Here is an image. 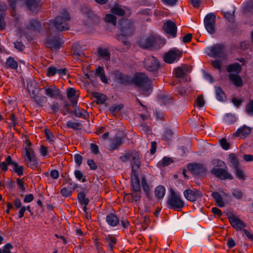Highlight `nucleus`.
Here are the masks:
<instances>
[{
  "label": "nucleus",
  "instance_id": "nucleus-38",
  "mask_svg": "<svg viewBox=\"0 0 253 253\" xmlns=\"http://www.w3.org/2000/svg\"><path fill=\"white\" fill-rule=\"evenodd\" d=\"M165 192L166 189L165 187L162 185H159L156 188L155 194L158 199H161L164 197L165 194Z\"/></svg>",
  "mask_w": 253,
  "mask_h": 253
},
{
  "label": "nucleus",
  "instance_id": "nucleus-3",
  "mask_svg": "<svg viewBox=\"0 0 253 253\" xmlns=\"http://www.w3.org/2000/svg\"><path fill=\"white\" fill-rule=\"evenodd\" d=\"M139 152L136 150H131L126 152L123 156H120L119 159L123 162H126L131 160V172L139 171L140 169L141 161Z\"/></svg>",
  "mask_w": 253,
  "mask_h": 253
},
{
  "label": "nucleus",
  "instance_id": "nucleus-57",
  "mask_svg": "<svg viewBox=\"0 0 253 253\" xmlns=\"http://www.w3.org/2000/svg\"><path fill=\"white\" fill-rule=\"evenodd\" d=\"M131 196L132 197V200L133 201L137 202L140 200L141 198V191H136L135 190H132Z\"/></svg>",
  "mask_w": 253,
  "mask_h": 253
},
{
  "label": "nucleus",
  "instance_id": "nucleus-34",
  "mask_svg": "<svg viewBox=\"0 0 253 253\" xmlns=\"http://www.w3.org/2000/svg\"><path fill=\"white\" fill-rule=\"evenodd\" d=\"M38 89V85L36 83L31 82L27 84V90L32 97L36 94Z\"/></svg>",
  "mask_w": 253,
  "mask_h": 253
},
{
  "label": "nucleus",
  "instance_id": "nucleus-1",
  "mask_svg": "<svg viewBox=\"0 0 253 253\" xmlns=\"http://www.w3.org/2000/svg\"><path fill=\"white\" fill-rule=\"evenodd\" d=\"M70 19L69 14L67 11L64 10L61 15L56 16L53 21L50 20L48 22L44 23L43 27L48 31H51L54 27L59 31L67 30L69 28L68 22Z\"/></svg>",
  "mask_w": 253,
  "mask_h": 253
},
{
  "label": "nucleus",
  "instance_id": "nucleus-4",
  "mask_svg": "<svg viewBox=\"0 0 253 253\" xmlns=\"http://www.w3.org/2000/svg\"><path fill=\"white\" fill-rule=\"evenodd\" d=\"M169 209L179 211L185 206V203L180 195L175 192L172 189H170V194L167 201Z\"/></svg>",
  "mask_w": 253,
  "mask_h": 253
},
{
  "label": "nucleus",
  "instance_id": "nucleus-26",
  "mask_svg": "<svg viewBox=\"0 0 253 253\" xmlns=\"http://www.w3.org/2000/svg\"><path fill=\"white\" fill-rule=\"evenodd\" d=\"M74 114L77 118H81L85 120L89 118L88 113L83 109L76 107L74 111Z\"/></svg>",
  "mask_w": 253,
  "mask_h": 253
},
{
  "label": "nucleus",
  "instance_id": "nucleus-24",
  "mask_svg": "<svg viewBox=\"0 0 253 253\" xmlns=\"http://www.w3.org/2000/svg\"><path fill=\"white\" fill-rule=\"evenodd\" d=\"M26 28L34 32H40L42 26L41 23L37 20L32 19L26 25Z\"/></svg>",
  "mask_w": 253,
  "mask_h": 253
},
{
  "label": "nucleus",
  "instance_id": "nucleus-48",
  "mask_svg": "<svg viewBox=\"0 0 253 253\" xmlns=\"http://www.w3.org/2000/svg\"><path fill=\"white\" fill-rule=\"evenodd\" d=\"M104 20L106 23H111L114 26H116L117 24V18L116 17L112 14H107L104 18Z\"/></svg>",
  "mask_w": 253,
  "mask_h": 253
},
{
  "label": "nucleus",
  "instance_id": "nucleus-53",
  "mask_svg": "<svg viewBox=\"0 0 253 253\" xmlns=\"http://www.w3.org/2000/svg\"><path fill=\"white\" fill-rule=\"evenodd\" d=\"M111 12L118 16H123L125 14V11L118 6H114L111 9Z\"/></svg>",
  "mask_w": 253,
  "mask_h": 253
},
{
  "label": "nucleus",
  "instance_id": "nucleus-41",
  "mask_svg": "<svg viewBox=\"0 0 253 253\" xmlns=\"http://www.w3.org/2000/svg\"><path fill=\"white\" fill-rule=\"evenodd\" d=\"M141 184L142 189L144 192H145L146 197H149L151 188L147 182L146 178L144 176L142 177V178Z\"/></svg>",
  "mask_w": 253,
  "mask_h": 253
},
{
  "label": "nucleus",
  "instance_id": "nucleus-22",
  "mask_svg": "<svg viewBox=\"0 0 253 253\" xmlns=\"http://www.w3.org/2000/svg\"><path fill=\"white\" fill-rule=\"evenodd\" d=\"M6 161L8 164H11L14 172H16L18 175L21 176L23 174V167L20 166L17 163L13 162L10 156L9 155L7 156Z\"/></svg>",
  "mask_w": 253,
  "mask_h": 253
},
{
  "label": "nucleus",
  "instance_id": "nucleus-20",
  "mask_svg": "<svg viewBox=\"0 0 253 253\" xmlns=\"http://www.w3.org/2000/svg\"><path fill=\"white\" fill-rule=\"evenodd\" d=\"M228 220L232 226L237 230H242L246 226L244 222L234 215L229 216Z\"/></svg>",
  "mask_w": 253,
  "mask_h": 253
},
{
  "label": "nucleus",
  "instance_id": "nucleus-44",
  "mask_svg": "<svg viewBox=\"0 0 253 253\" xmlns=\"http://www.w3.org/2000/svg\"><path fill=\"white\" fill-rule=\"evenodd\" d=\"M123 143V138L119 137H115L112 141L111 148L112 150L117 149Z\"/></svg>",
  "mask_w": 253,
  "mask_h": 253
},
{
  "label": "nucleus",
  "instance_id": "nucleus-59",
  "mask_svg": "<svg viewBox=\"0 0 253 253\" xmlns=\"http://www.w3.org/2000/svg\"><path fill=\"white\" fill-rule=\"evenodd\" d=\"M126 36V35L123 33L118 35L117 36V39L123 43L125 45H128L129 44V42L127 40Z\"/></svg>",
  "mask_w": 253,
  "mask_h": 253
},
{
  "label": "nucleus",
  "instance_id": "nucleus-56",
  "mask_svg": "<svg viewBox=\"0 0 253 253\" xmlns=\"http://www.w3.org/2000/svg\"><path fill=\"white\" fill-rule=\"evenodd\" d=\"M75 176L78 180H81L83 182L86 181L85 176L83 175L82 171L80 170H76L75 171Z\"/></svg>",
  "mask_w": 253,
  "mask_h": 253
},
{
  "label": "nucleus",
  "instance_id": "nucleus-54",
  "mask_svg": "<svg viewBox=\"0 0 253 253\" xmlns=\"http://www.w3.org/2000/svg\"><path fill=\"white\" fill-rule=\"evenodd\" d=\"M245 111L248 115L253 116V100H250L246 105Z\"/></svg>",
  "mask_w": 253,
  "mask_h": 253
},
{
  "label": "nucleus",
  "instance_id": "nucleus-39",
  "mask_svg": "<svg viewBox=\"0 0 253 253\" xmlns=\"http://www.w3.org/2000/svg\"><path fill=\"white\" fill-rule=\"evenodd\" d=\"M241 70V65L237 62L229 65L227 68V71L229 73L234 72L239 73Z\"/></svg>",
  "mask_w": 253,
  "mask_h": 253
},
{
  "label": "nucleus",
  "instance_id": "nucleus-62",
  "mask_svg": "<svg viewBox=\"0 0 253 253\" xmlns=\"http://www.w3.org/2000/svg\"><path fill=\"white\" fill-rule=\"evenodd\" d=\"M57 71L56 68L53 66H50L47 69L46 75L48 77L53 76L57 73Z\"/></svg>",
  "mask_w": 253,
  "mask_h": 253
},
{
  "label": "nucleus",
  "instance_id": "nucleus-15",
  "mask_svg": "<svg viewBox=\"0 0 253 253\" xmlns=\"http://www.w3.org/2000/svg\"><path fill=\"white\" fill-rule=\"evenodd\" d=\"M192 70V67L185 65L181 67H178L174 69L175 77L177 78L185 79L187 80V73L190 72Z\"/></svg>",
  "mask_w": 253,
  "mask_h": 253
},
{
  "label": "nucleus",
  "instance_id": "nucleus-14",
  "mask_svg": "<svg viewBox=\"0 0 253 253\" xmlns=\"http://www.w3.org/2000/svg\"><path fill=\"white\" fill-rule=\"evenodd\" d=\"M62 42L61 38L58 36L49 37L47 38L46 42L47 47L52 50H56L60 48Z\"/></svg>",
  "mask_w": 253,
  "mask_h": 253
},
{
  "label": "nucleus",
  "instance_id": "nucleus-47",
  "mask_svg": "<svg viewBox=\"0 0 253 253\" xmlns=\"http://www.w3.org/2000/svg\"><path fill=\"white\" fill-rule=\"evenodd\" d=\"M25 4L30 10H34L38 6L39 3L37 0H24Z\"/></svg>",
  "mask_w": 253,
  "mask_h": 253
},
{
  "label": "nucleus",
  "instance_id": "nucleus-21",
  "mask_svg": "<svg viewBox=\"0 0 253 253\" xmlns=\"http://www.w3.org/2000/svg\"><path fill=\"white\" fill-rule=\"evenodd\" d=\"M132 190L141 191L140 180L139 179V171L131 172L130 174Z\"/></svg>",
  "mask_w": 253,
  "mask_h": 253
},
{
  "label": "nucleus",
  "instance_id": "nucleus-28",
  "mask_svg": "<svg viewBox=\"0 0 253 253\" xmlns=\"http://www.w3.org/2000/svg\"><path fill=\"white\" fill-rule=\"evenodd\" d=\"M106 221L110 226H115L119 223V218L115 214L110 213L106 216Z\"/></svg>",
  "mask_w": 253,
  "mask_h": 253
},
{
  "label": "nucleus",
  "instance_id": "nucleus-51",
  "mask_svg": "<svg viewBox=\"0 0 253 253\" xmlns=\"http://www.w3.org/2000/svg\"><path fill=\"white\" fill-rule=\"evenodd\" d=\"M172 159L170 157H165L161 162H159L158 165L159 167H166L169 165L173 162Z\"/></svg>",
  "mask_w": 253,
  "mask_h": 253
},
{
  "label": "nucleus",
  "instance_id": "nucleus-29",
  "mask_svg": "<svg viewBox=\"0 0 253 253\" xmlns=\"http://www.w3.org/2000/svg\"><path fill=\"white\" fill-rule=\"evenodd\" d=\"M211 196L215 202L216 206L219 207H224L225 206V203L223 201L222 197L218 192H212Z\"/></svg>",
  "mask_w": 253,
  "mask_h": 253
},
{
  "label": "nucleus",
  "instance_id": "nucleus-45",
  "mask_svg": "<svg viewBox=\"0 0 253 253\" xmlns=\"http://www.w3.org/2000/svg\"><path fill=\"white\" fill-rule=\"evenodd\" d=\"M124 108L122 104L119 105L114 104L109 108V111L114 116H116Z\"/></svg>",
  "mask_w": 253,
  "mask_h": 253
},
{
  "label": "nucleus",
  "instance_id": "nucleus-23",
  "mask_svg": "<svg viewBox=\"0 0 253 253\" xmlns=\"http://www.w3.org/2000/svg\"><path fill=\"white\" fill-rule=\"evenodd\" d=\"M251 131L252 128L251 127L244 125L237 130L235 133V136L241 137H246L251 133Z\"/></svg>",
  "mask_w": 253,
  "mask_h": 253
},
{
  "label": "nucleus",
  "instance_id": "nucleus-18",
  "mask_svg": "<svg viewBox=\"0 0 253 253\" xmlns=\"http://www.w3.org/2000/svg\"><path fill=\"white\" fill-rule=\"evenodd\" d=\"M187 169L196 175L205 173L207 170L205 166L200 164H189L187 166Z\"/></svg>",
  "mask_w": 253,
  "mask_h": 253
},
{
  "label": "nucleus",
  "instance_id": "nucleus-63",
  "mask_svg": "<svg viewBox=\"0 0 253 253\" xmlns=\"http://www.w3.org/2000/svg\"><path fill=\"white\" fill-rule=\"evenodd\" d=\"M220 144L222 148L227 150L230 148V144L227 142L225 138H223L219 140Z\"/></svg>",
  "mask_w": 253,
  "mask_h": 253
},
{
  "label": "nucleus",
  "instance_id": "nucleus-64",
  "mask_svg": "<svg viewBox=\"0 0 253 253\" xmlns=\"http://www.w3.org/2000/svg\"><path fill=\"white\" fill-rule=\"evenodd\" d=\"M7 119H9L11 121V125L14 128L17 125V119L16 118L14 114L13 113L11 112L9 114V116L7 117Z\"/></svg>",
  "mask_w": 253,
  "mask_h": 253
},
{
  "label": "nucleus",
  "instance_id": "nucleus-58",
  "mask_svg": "<svg viewBox=\"0 0 253 253\" xmlns=\"http://www.w3.org/2000/svg\"><path fill=\"white\" fill-rule=\"evenodd\" d=\"M173 132L171 129H167L163 135L164 138L166 140H171L173 136Z\"/></svg>",
  "mask_w": 253,
  "mask_h": 253
},
{
  "label": "nucleus",
  "instance_id": "nucleus-42",
  "mask_svg": "<svg viewBox=\"0 0 253 253\" xmlns=\"http://www.w3.org/2000/svg\"><path fill=\"white\" fill-rule=\"evenodd\" d=\"M5 64L7 67L14 70L17 69L18 67L17 62L11 57H9L6 59Z\"/></svg>",
  "mask_w": 253,
  "mask_h": 253
},
{
  "label": "nucleus",
  "instance_id": "nucleus-50",
  "mask_svg": "<svg viewBox=\"0 0 253 253\" xmlns=\"http://www.w3.org/2000/svg\"><path fill=\"white\" fill-rule=\"evenodd\" d=\"M66 126L68 128H71L75 130H80L82 128V124L79 122H74L71 121H68Z\"/></svg>",
  "mask_w": 253,
  "mask_h": 253
},
{
  "label": "nucleus",
  "instance_id": "nucleus-36",
  "mask_svg": "<svg viewBox=\"0 0 253 253\" xmlns=\"http://www.w3.org/2000/svg\"><path fill=\"white\" fill-rule=\"evenodd\" d=\"M34 99V101L39 106H43L46 103L47 99L46 97L43 95H37L32 97Z\"/></svg>",
  "mask_w": 253,
  "mask_h": 253
},
{
  "label": "nucleus",
  "instance_id": "nucleus-31",
  "mask_svg": "<svg viewBox=\"0 0 253 253\" xmlns=\"http://www.w3.org/2000/svg\"><path fill=\"white\" fill-rule=\"evenodd\" d=\"M97 52L99 56L101 57L106 61L110 60L111 53L107 49L99 47L97 49Z\"/></svg>",
  "mask_w": 253,
  "mask_h": 253
},
{
  "label": "nucleus",
  "instance_id": "nucleus-25",
  "mask_svg": "<svg viewBox=\"0 0 253 253\" xmlns=\"http://www.w3.org/2000/svg\"><path fill=\"white\" fill-rule=\"evenodd\" d=\"M228 162L229 165L233 169H235L239 167V159L236 155L234 153L229 154L228 158Z\"/></svg>",
  "mask_w": 253,
  "mask_h": 253
},
{
  "label": "nucleus",
  "instance_id": "nucleus-43",
  "mask_svg": "<svg viewBox=\"0 0 253 253\" xmlns=\"http://www.w3.org/2000/svg\"><path fill=\"white\" fill-rule=\"evenodd\" d=\"M74 190V188H70L67 186H65L60 189V193L62 196L68 197L72 195Z\"/></svg>",
  "mask_w": 253,
  "mask_h": 253
},
{
  "label": "nucleus",
  "instance_id": "nucleus-16",
  "mask_svg": "<svg viewBox=\"0 0 253 253\" xmlns=\"http://www.w3.org/2000/svg\"><path fill=\"white\" fill-rule=\"evenodd\" d=\"M156 42V38L153 36H149L145 39H141L138 44L143 49H152Z\"/></svg>",
  "mask_w": 253,
  "mask_h": 253
},
{
  "label": "nucleus",
  "instance_id": "nucleus-6",
  "mask_svg": "<svg viewBox=\"0 0 253 253\" xmlns=\"http://www.w3.org/2000/svg\"><path fill=\"white\" fill-rule=\"evenodd\" d=\"M143 66L149 72L156 73L160 68V63L156 57L153 56H148L145 58Z\"/></svg>",
  "mask_w": 253,
  "mask_h": 253
},
{
  "label": "nucleus",
  "instance_id": "nucleus-19",
  "mask_svg": "<svg viewBox=\"0 0 253 253\" xmlns=\"http://www.w3.org/2000/svg\"><path fill=\"white\" fill-rule=\"evenodd\" d=\"M46 95L51 98H56L60 96V90L55 85L44 86L43 88Z\"/></svg>",
  "mask_w": 253,
  "mask_h": 253
},
{
  "label": "nucleus",
  "instance_id": "nucleus-7",
  "mask_svg": "<svg viewBox=\"0 0 253 253\" xmlns=\"http://www.w3.org/2000/svg\"><path fill=\"white\" fill-rule=\"evenodd\" d=\"M120 30L126 36L132 35L135 31L134 22L130 19H123L120 23Z\"/></svg>",
  "mask_w": 253,
  "mask_h": 253
},
{
  "label": "nucleus",
  "instance_id": "nucleus-17",
  "mask_svg": "<svg viewBox=\"0 0 253 253\" xmlns=\"http://www.w3.org/2000/svg\"><path fill=\"white\" fill-rule=\"evenodd\" d=\"M114 75L119 84L125 85L132 84V78L129 76L124 74L119 71H116L114 72Z\"/></svg>",
  "mask_w": 253,
  "mask_h": 253
},
{
  "label": "nucleus",
  "instance_id": "nucleus-37",
  "mask_svg": "<svg viewBox=\"0 0 253 253\" xmlns=\"http://www.w3.org/2000/svg\"><path fill=\"white\" fill-rule=\"evenodd\" d=\"M105 241L109 250L112 251L114 246L116 244V239L111 235H108L105 237Z\"/></svg>",
  "mask_w": 253,
  "mask_h": 253
},
{
  "label": "nucleus",
  "instance_id": "nucleus-13",
  "mask_svg": "<svg viewBox=\"0 0 253 253\" xmlns=\"http://www.w3.org/2000/svg\"><path fill=\"white\" fill-rule=\"evenodd\" d=\"M164 31L172 38L176 36L177 26L175 22L170 20L167 21L163 25Z\"/></svg>",
  "mask_w": 253,
  "mask_h": 253
},
{
  "label": "nucleus",
  "instance_id": "nucleus-11",
  "mask_svg": "<svg viewBox=\"0 0 253 253\" xmlns=\"http://www.w3.org/2000/svg\"><path fill=\"white\" fill-rule=\"evenodd\" d=\"M209 55L214 58H224L226 56L225 46L221 44H216L210 48Z\"/></svg>",
  "mask_w": 253,
  "mask_h": 253
},
{
  "label": "nucleus",
  "instance_id": "nucleus-52",
  "mask_svg": "<svg viewBox=\"0 0 253 253\" xmlns=\"http://www.w3.org/2000/svg\"><path fill=\"white\" fill-rule=\"evenodd\" d=\"M232 195L236 199L240 200L243 198L244 193L241 190L235 188L232 190Z\"/></svg>",
  "mask_w": 253,
  "mask_h": 253
},
{
  "label": "nucleus",
  "instance_id": "nucleus-2",
  "mask_svg": "<svg viewBox=\"0 0 253 253\" xmlns=\"http://www.w3.org/2000/svg\"><path fill=\"white\" fill-rule=\"evenodd\" d=\"M132 84L136 86L138 91L145 96H148L152 90L151 81L144 73H136L132 78Z\"/></svg>",
  "mask_w": 253,
  "mask_h": 253
},
{
  "label": "nucleus",
  "instance_id": "nucleus-33",
  "mask_svg": "<svg viewBox=\"0 0 253 253\" xmlns=\"http://www.w3.org/2000/svg\"><path fill=\"white\" fill-rule=\"evenodd\" d=\"M95 75L100 78L101 81L104 83H107L108 80L105 75L104 68L102 67L99 66L96 70Z\"/></svg>",
  "mask_w": 253,
  "mask_h": 253
},
{
  "label": "nucleus",
  "instance_id": "nucleus-35",
  "mask_svg": "<svg viewBox=\"0 0 253 253\" xmlns=\"http://www.w3.org/2000/svg\"><path fill=\"white\" fill-rule=\"evenodd\" d=\"M215 91L216 97L217 100L220 101H223L226 99V95L220 87L215 86Z\"/></svg>",
  "mask_w": 253,
  "mask_h": 253
},
{
  "label": "nucleus",
  "instance_id": "nucleus-27",
  "mask_svg": "<svg viewBox=\"0 0 253 253\" xmlns=\"http://www.w3.org/2000/svg\"><path fill=\"white\" fill-rule=\"evenodd\" d=\"M229 79L236 86L241 87L243 85L242 79L237 74H230L228 76Z\"/></svg>",
  "mask_w": 253,
  "mask_h": 253
},
{
  "label": "nucleus",
  "instance_id": "nucleus-12",
  "mask_svg": "<svg viewBox=\"0 0 253 253\" xmlns=\"http://www.w3.org/2000/svg\"><path fill=\"white\" fill-rule=\"evenodd\" d=\"M183 195L185 198L188 201L191 202H195L198 199L202 197V193L201 191L197 189H188L184 191Z\"/></svg>",
  "mask_w": 253,
  "mask_h": 253
},
{
  "label": "nucleus",
  "instance_id": "nucleus-49",
  "mask_svg": "<svg viewBox=\"0 0 253 253\" xmlns=\"http://www.w3.org/2000/svg\"><path fill=\"white\" fill-rule=\"evenodd\" d=\"M224 121L227 124L231 125L234 123L236 121V118L234 115L227 114L224 117Z\"/></svg>",
  "mask_w": 253,
  "mask_h": 253
},
{
  "label": "nucleus",
  "instance_id": "nucleus-32",
  "mask_svg": "<svg viewBox=\"0 0 253 253\" xmlns=\"http://www.w3.org/2000/svg\"><path fill=\"white\" fill-rule=\"evenodd\" d=\"M76 90L74 88H69L67 90V96L69 99L72 98L71 100L72 106L75 107L77 104V100L76 98H74L75 95Z\"/></svg>",
  "mask_w": 253,
  "mask_h": 253
},
{
  "label": "nucleus",
  "instance_id": "nucleus-10",
  "mask_svg": "<svg viewBox=\"0 0 253 253\" xmlns=\"http://www.w3.org/2000/svg\"><path fill=\"white\" fill-rule=\"evenodd\" d=\"M204 24L207 31L211 34L215 32V15L213 13L207 14L204 19Z\"/></svg>",
  "mask_w": 253,
  "mask_h": 253
},
{
  "label": "nucleus",
  "instance_id": "nucleus-30",
  "mask_svg": "<svg viewBox=\"0 0 253 253\" xmlns=\"http://www.w3.org/2000/svg\"><path fill=\"white\" fill-rule=\"evenodd\" d=\"M92 95L96 99V103L97 104H103L107 100L106 95L102 93L93 92Z\"/></svg>",
  "mask_w": 253,
  "mask_h": 253
},
{
  "label": "nucleus",
  "instance_id": "nucleus-61",
  "mask_svg": "<svg viewBox=\"0 0 253 253\" xmlns=\"http://www.w3.org/2000/svg\"><path fill=\"white\" fill-rule=\"evenodd\" d=\"M45 134L46 136V138L49 142H53L54 140L55 137L52 134V133L50 131L49 129H45Z\"/></svg>",
  "mask_w": 253,
  "mask_h": 253
},
{
  "label": "nucleus",
  "instance_id": "nucleus-5",
  "mask_svg": "<svg viewBox=\"0 0 253 253\" xmlns=\"http://www.w3.org/2000/svg\"><path fill=\"white\" fill-rule=\"evenodd\" d=\"M28 144L25 147V156L24 163L28 167L34 169L38 167V161L35 152L31 147L32 143L28 140Z\"/></svg>",
  "mask_w": 253,
  "mask_h": 253
},
{
  "label": "nucleus",
  "instance_id": "nucleus-46",
  "mask_svg": "<svg viewBox=\"0 0 253 253\" xmlns=\"http://www.w3.org/2000/svg\"><path fill=\"white\" fill-rule=\"evenodd\" d=\"M234 169L235 171V175L238 179L243 181L246 180V175L242 169L240 168L239 167Z\"/></svg>",
  "mask_w": 253,
  "mask_h": 253
},
{
  "label": "nucleus",
  "instance_id": "nucleus-55",
  "mask_svg": "<svg viewBox=\"0 0 253 253\" xmlns=\"http://www.w3.org/2000/svg\"><path fill=\"white\" fill-rule=\"evenodd\" d=\"M65 184H67V187L70 188H74V190L78 187L77 184L73 182L70 178H65L63 185Z\"/></svg>",
  "mask_w": 253,
  "mask_h": 253
},
{
  "label": "nucleus",
  "instance_id": "nucleus-9",
  "mask_svg": "<svg viewBox=\"0 0 253 253\" xmlns=\"http://www.w3.org/2000/svg\"><path fill=\"white\" fill-rule=\"evenodd\" d=\"M182 56V52L176 48L170 50L165 53L164 60L167 63L171 64L179 60Z\"/></svg>",
  "mask_w": 253,
  "mask_h": 253
},
{
  "label": "nucleus",
  "instance_id": "nucleus-40",
  "mask_svg": "<svg viewBox=\"0 0 253 253\" xmlns=\"http://www.w3.org/2000/svg\"><path fill=\"white\" fill-rule=\"evenodd\" d=\"M78 200L82 205H87L89 203V200L88 198H86L85 193L84 192H80L78 194Z\"/></svg>",
  "mask_w": 253,
  "mask_h": 253
},
{
  "label": "nucleus",
  "instance_id": "nucleus-60",
  "mask_svg": "<svg viewBox=\"0 0 253 253\" xmlns=\"http://www.w3.org/2000/svg\"><path fill=\"white\" fill-rule=\"evenodd\" d=\"M147 123L145 122H141L140 126L141 130L145 133H149L151 131V127L147 125Z\"/></svg>",
  "mask_w": 253,
  "mask_h": 253
},
{
  "label": "nucleus",
  "instance_id": "nucleus-8",
  "mask_svg": "<svg viewBox=\"0 0 253 253\" xmlns=\"http://www.w3.org/2000/svg\"><path fill=\"white\" fill-rule=\"evenodd\" d=\"M211 172L221 180L233 179V176L228 172L227 166H225L224 168L213 167Z\"/></svg>",
  "mask_w": 253,
  "mask_h": 253
}]
</instances>
